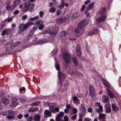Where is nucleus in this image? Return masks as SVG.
Segmentation results:
<instances>
[{
    "instance_id": "obj_18",
    "label": "nucleus",
    "mask_w": 121,
    "mask_h": 121,
    "mask_svg": "<svg viewBox=\"0 0 121 121\" xmlns=\"http://www.w3.org/2000/svg\"><path fill=\"white\" fill-rule=\"evenodd\" d=\"M94 2H91L87 7L86 9L87 10H89L93 9L94 7Z\"/></svg>"
},
{
    "instance_id": "obj_54",
    "label": "nucleus",
    "mask_w": 121,
    "mask_h": 121,
    "mask_svg": "<svg viewBox=\"0 0 121 121\" xmlns=\"http://www.w3.org/2000/svg\"><path fill=\"white\" fill-rule=\"evenodd\" d=\"M80 31H74L75 32L76 34L77 35V36H80L81 34L80 32Z\"/></svg>"
},
{
    "instance_id": "obj_10",
    "label": "nucleus",
    "mask_w": 121,
    "mask_h": 121,
    "mask_svg": "<svg viewBox=\"0 0 121 121\" xmlns=\"http://www.w3.org/2000/svg\"><path fill=\"white\" fill-rule=\"evenodd\" d=\"M81 49L80 45L79 44H78L76 46L75 50L77 55L78 56H80L81 55Z\"/></svg>"
},
{
    "instance_id": "obj_26",
    "label": "nucleus",
    "mask_w": 121,
    "mask_h": 121,
    "mask_svg": "<svg viewBox=\"0 0 121 121\" xmlns=\"http://www.w3.org/2000/svg\"><path fill=\"white\" fill-rule=\"evenodd\" d=\"M12 31H3L1 35L3 36L5 35H8L11 33Z\"/></svg>"
},
{
    "instance_id": "obj_53",
    "label": "nucleus",
    "mask_w": 121,
    "mask_h": 121,
    "mask_svg": "<svg viewBox=\"0 0 121 121\" xmlns=\"http://www.w3.org/2000/svg\"><path fill=\"white\" fill-rule=\"evenodd\" d=\"M62 12V11L60 10H58L57 12V15L59 16L60 15Z\"/></svg>"
},
{
    "instance_id": "obj_29",
    "label": "nucleus",
    "mask_w": 121,
    "mask_h": 121,
    "mask_svg": "<svg viewBox=\"0 0 121 121\" xmlns=\"http://www.w3.org/2000/svg\"><path fill=\"white\" fill-rule=\"evenodd\" d=\"M39 18V17L38 16H36L33 17H30L29 19V21H35L37 20Z\"/></svg>"
},
{
    "instance_id": "obj_16",
    "label": "nucleus",
    "mask_w": 121,
    "mask_h": 121,
    "mask_svg": "<svg viewBox=\"0 0 121 121\" xmlns=\"http://www.w3.org/2000/svg\"><path fill=\"white\" fill-rule=\"evenodd\" d=\"M42 33L43 34L47 33L54 35L57 32L56 31H44L42 32Z\"/></svg>"
},
{
    "instance_id": "obj_35",
    "label": "nucleus",
    "mask_w": 121,
    "mask_h": 121,
    "mask_svg": "<svg viewBox=\"0 0 121 121\" xmlns=\"http://www.w3.org/2000/svg\"><path fill=\"white\" fill-rule=\"evenodd\" d=\"M64 6L65 2L63 1H62L61 4L59 6V8L60 9H62L64 8Z\"/></svg>"
},
{
    "instance_id": "obj_5",
    "label": "nucleus",
    "mask_w": 121,
    "mask_h": 121,
    "mask_svg": "<svg viewBox=\"0 0 121 121\" xmlns=\"http://www.w3.org/2000/svg\"><path fill=\"white\" fill-rule=\"evenodd\" d=\"M63 56L64 61L66 63H70L71 61V55L70 54L67 52H64Z\"/></svg>"
},
{
    "instance_id": "obj_25",
    "label": "nucleus",
    "mask_w": 121,
    "mask_h": 121,
    "mask_svg": "<svg viewBox=\"0 0 121 121\" xmlns=\"http://www.w3.org/2000/svg\"><path fill=\"white\" fill-rule=\"evenodd\" d=\"M41 104V102L40 101H36L35 102L32 103L30 104L31 106H38Z\"/></svg>"
},
{
    "instance_id": "obj_20",
    "label": "nucleus",
    "mask_w": 121,
    "mask_h": 121,
    "mask_svg": "<svg viewBox=\"0 0 121 121\" xmlns=\"http://www.w3.org/2000/svg\"><path fill=\"white\" fill-rule=\"evenodd\" d=\"M99 32V31H89L88 33L89 36H91L96 34Z\"/></svg>"
},
{
    "instance_id": "obj_38",
    "label": "nucleus",
    "mask_w": 121,
    "mask_h": 121,
    "mask_svg": "<svg viewBox=\"0 0 121 121\" xmlns=\"http://www.w3.org/2000/svg\"><path fill=\"white\" fill-rule=\"evenodd\" d=\"M108 95L111 98H114L115 94L112 92L108 93Z\"/></svg>"
},
{
    "instance_id": "obj_15",
    "label": "nucleus",
    "mask_w": 121,
    "mask_h": 121,
    "mask_svg": "<svg viewBox=\"0 0 121 121\" xmlns=\"http://www.w3.org/2000/svg\"><path fill=\"white\" fill-rule=\"evenodd\" d=\"M47 42V40L46 39H41L39 40L36 42L35 43V44L38 45L42 44H43L46 43Z\"/></svg>"
},
{
    "instance_id": "obj_9",
    "label": "nucleus",
    "mask_w": 121,
    "mask_h": 121,
    "mask_svg": "<svg viewBox=\"0 0 121 121\" xmlns=\"http://www.w3.org/2000/svg\"><path fill=\"white\" fill-rule=\"evenodd\" d=\"M69 73L72 76H73L76 75L77 76H78L80 73V72L77 71V70L74 69V70L71 68H69Z\"/></svg>"
},
{
    "instance_id": "obj_55",
    "label": "nucleus",
    "mask_w": 121,
    "mask_h": 121,
    "mask_svg": "<svg viewBox=\"0 0 121 121\" xmlns=\"http://www.w3.org/2000/svg\"><path fill=\"white\" fill-rule=\"evenodd\" d=\"M86 6H85V5H82V7L80 9V10H81V11L82 12L83 11H84V10L86 8Z\"/></svg>"
},
{
    "instance_id": "obj_6",
    "label": "nucleus",
    "mask_w": 121,
    "mask_h": 121,
    "mask_svg": "<svg viewBox=\"0 0 121 121\" xmlns=\"http://www.w3.org/2000/svg\"><path fill=\"white\" fill-rule=\"evenodd\" d=\"M79 110H80L82 113H80L79 114V117L82 118L85 115L86 111V108L83 104H82L79 106Z\"/></svg>"
},
{
    "instance_id": "obj_49",
    "label": "nucleus",
    "mask_w": 121,
    "mask_h": 121,
    "mask_svg": "<svg viewBox=\"0 0 121 121\" xmlns=\"http://www.w3.org/2000/svg\"><path fill=\"white\" fill-rule=\"evenodd\" d=\"M44 27V26L43 25L41 24L39 25V29L40 30H41L43 29Z\"/></svg>"
},
{
    "instance_id": "obj_32",
    "label": "nucleus",
    "mask_w": 121,
    "mask_h": 121,
    "mask_svg": "<svg viewBox=\"0 0 121 121\" xmlns=\"http://www.w3.org/2000/svg\"><path fill=\"white\" fill-rule=\"evenodd\" d=\"M112 107L113 110L115 111H117L119 110V108L114 104H112Z\"/></svg>"
},
{
    "instance_id": "obj_62",
    "label": "nucleus",
    "mask_w": 121,
    "mask_h": 121,
    "mask_svg": "<svg viewBox=\"0 0 121 121\" xmlns=\"http://www.w3.org/2000/svg\"><path fill=\"white\" fill-rule=\"evenodd\" d=\"M19 12V10H17L15 11L13 13V14L14 15H17Z\"/></svg>"
},
{
    "instance_id": "obj_33",
    "label": "nucleus",
    "mask_w": 121,
    "mask_h": 121,
    "mask_svg": "<svg viewBox=\"0 0 121 121\" xmlns=\"http://www.w3.org/2000/svg\"><path fill=\"white\" fill-rule=\"evenodd\" d=\"M15 117V114H13L11 115H9L7 117V118L8 119H12L14 118Z\"/></svg>"
},
{
    "instance_id": "obj_1",
    "label": "nucleus",
    "mask_w": 121,
    "mask_h": 121,
    "mask_svg": "<svg viewBox=\"0 0 121 121\" xmlns=\"http://www.w3.org/2000/svg\"><path fill=\"white\" fill-rule=\"evenodd\" d=\"M106 8L103 7L99 10L98 13L99 17L96 20V22L97 23L102 22L105 20L106 17L104 14H106Z\"/></svg>"
},
{
    "instance_id": "obj_47",
    "label": "nucleus",
    "mask_w": 121,
    "mask_h": 121,
    "mask_svg": "<svg viewBox=\"0 0 121 121\" xmlns=\"http://www.w3.org/2000/svg\"><path fill=\"white\" fill-rule=\"evenodd\" d=\"M73 114H75L78 113V110L77 108H74L73 109Z\"/></svg>"
},
{
    "instance_id": "obj_45",
    "label": "nucleus",
    "mask_w": 121,
    "mask_h": 121,
    "mask_svg": "<svg viewBox=\"0 0 121 121\" xmlns=\"http://www.w3.org/2000/svg\"><path fill=\"white\" fill-rule=\"evenodd\" d=\"M54 108V106L52 105L49 106V110L52 112Z\"/></svg>"
},
{
    "instance_id": "obj_41",
    "label": "nucleus",
    "mask_w": 121,
    "mask_h": 121,
    "mask_svg": "<svg viewBox=\"0 0 121 121\" xmlns=\"http://www.w3.org/2000/svg\"><path fill=\"white\" fill-rule=\"evenodd\" d=\"M55 67L56 69L58 71H59L60 70V65L58 63H57L55 65Z\"/></svg>"
},
{
    "instance_id": "obj_36",
    "label": "nucleus",
    "mask_w": 121,
    "mask_h": 121,
    "mask_svg": "<svg viewBox=\"0 0 121 121\" xmlns=\"http://www.w3.org/2000/svg\"><path fill=\"white\" fill-rule=\"evenodd\" d=\"M109 101L108 97L107 96H105L103 101L104 103H107Z\"/></svg>"
},
{
    "instance_id": "obj_61",
    "label": "nucleus",
    "mask_w": 121,
    "mask_h": 121,
    "mask_svg": "<svg viewBox=\"0 0 121 121\" xmlns=\"http://www.w3.org/2000/svg\"><path fill=\"white\" fill-rule=\"evenodd\" d=\"M35 119L37 121H39L40 119V116H36L35 118Z\"/></svg>"
},
{
    "instance_id": "obj_52",
    "label": "nucleus",
    "mask_w": 121,
    "mask_h": 121,
    "mask_svg": "<svg viewBox=\"0 0 121 121\" xmlns=\"http://www.w3.org/2000/svg\"><path fill=\"white\" fill-rule=\"evenodd\" d=\"M17 101L16 99V97H13L12 98V102L13 103H15Z\"/></svg>"
},
{
    "instance_id": "obj_43",
    "label": "nucleus",
    "mask_w": 121,
    "mask_h": 121,
    "mask_svg": "<svg viewBox=\"0 0 121 121\" xmlns=\"http://www.w3.org/2000/svg\"><path fill=\"white\" fill-rule=\"evenodd\" d=\"M64 112H60L59 114L58 115V116L60 118L63 117L64 116Z\"/></svg>"
},
{
    "instance_id": "obj_42",
    "label": "nucleus",
    "mask_w": 121,
    "mask_h": 121,
    "mask_svg": "<svg viewBox=\"0 0 121 121\" xmlns=\"http://www.w3.org/2000/svg\"><path fill=\"white\" fill-rule=\"evenodd\" d=\"M20 50H18L14 52H10V54L13 55L16 54L18 52H20Z\"/></svg>"
},
{
    "instance_id": "obj_17",
    "label": "nucleus",
    "mask_w": 121,
    "mask_h": 121,
    "mask_svg": "<svg viewBox=\"0 0 121 121\" xmlns=\"http://www.w3.org/2000/svg\"><path fill=\"white\" fill-rule=\"evenodd\" d=\"M85 26L81 23H80V22L77 26V29L75 30H81L84 28Z\"/></svg>"
},
{
    "instance_id": "obj_48",
    "label": "nucleus",
    "mask_w": 121,
    "mask_h": 121,
    "mask_svg": "<svg viewBox=\"0 0 121 121\" xmlns=\"http://www.w3.org/2000/svg\"><path fill=\"white\" fill-rule=\"evenodd\" d=\"M13 18L12 17H10L8 18H7L5 20L6 21H8L9 22H10L12 21Z\"/></svg>"
},
{
    "instance_id": "obj_14",
    "label": "nucleus",
    "mask_w": 121,
    "mask_h": 121,
    "mask_svg": "<svg viewBox=\"0 0 121 121\" xmlns=\"http://www.w3.org/2000/svg\"><path fill=\"white\" fill-rule=\"evenodd\" d=\"M44 114L45 117H50L51 116L52 114L50 111L48 110H46L44 111Z\"/></svg>"
},
{
    "instance_id": "obj_40",
    "label": "nucleus",
    "mask_w": 121,
    "mask_h": 121,
    "mask_svg": "<svg viewBox=\"0 0 121 121\" xmlns=\"http://www.w3.org/2000/svg\"><path fill=\"white\" fill-rule=\"evenodd\" d=\"M49 11L50 12L53 13L56 11V9L55 7H53L50 9Z\"/></svg>"
},
{
    "instance_id": "obj_56",
    "label": "nucleus",
    "mask_w": 121,
    "mask_h": 121,
    "mask_svg": "<svg viewBox=\"0 0 121 121\" xmlns=\"http://www.w3.org/2000/svg\"><path fill=\"white\" fill-rule=\"evenodd\" d=\"M88 112L90 113H91L93 111V109L91 108H89L87 109Z\"/></svg>"
},
{
    "instance_id": "obj_24",
    "label": "nucleus",
    "mask_w": 121,
    "mask_h": 121,
    "mask_svg": "<svg viewBox=\"0 0 121 121\" xmlns=\"http://www.w3.org/2000/svg\"><path fill=\"white\" fill-rule=\"evenodd\" d=\"M30 31L28 35L27 39H26L27 41H28L30 38L32 36L33 33H34V31Z\"/></svg>"
},
{
    "instance_id": "obj_4",
    "label": "nucleus",
    "mask_w": 121,
    "mask_h": 121,
    "mask_svg": "<svg viewBox=\"0 0 121 121\" xmlns=\"http://www.w3.org/2000/svg\"><path fill=\"white\" fill-rule=\"evenodd\" d=\"M33 23V22H28L24 25L23 23L20 24L18 27L19 28V30H25L29 28Z\"/></svg>"
},
{
    "instance_id": "obj_30",
    "label": "nucleus",
    "mask_w": 121,
    "mask_h": 121,
    "mask_svg": "<svg viewBox=\"0 0 121 121\" xmlns=\"http://www.w3.org/2000/svg\"><path fill=\"white\" fill-rule=\"evenodd\" d=\"M60 109L59 107H57L55 108L52 112L53 113H56L59 111Z\"/></svg>"
},
{
    "instance_id": "obj_12",
    "label": "nucleus",
    "mask_w": 121,
    "mask_h": 121,
    "mask_svg": "<svg viewBox=\"0 0 121 121\" xmlns=\"http://www.w3.org/2000/svg\"><path fill=\"white\" fill-rule=\"evenodd\" d=\"M67 19L65 17H62L61 18H58L56 19V22L58 24H61L65 22Z\"/></svg>"
},
{
    "instance_id": "obj_57",
    "label": "nucleus",
    "mask_w": 121,
    "mask_h": 121,
    "mask_svg": "<svg viewBox=\"0 0 121 121\" xmlns=\"http://www.w3.org/2000/svg\"><path fill=\"white\" fill-rule=\"evenodd\" d=\"M73 100L75 101H77L78 100V99L76 96H74L73 98Z\"/></svg>"
},
{
    "instance_id": "obj_22",
    "label": "nucleus",
    "mask_w": 121,
    "mask_h": 121,
    "mask_svg": "<svg viewBox=\"0 0 121 121\" xmlns=\"http://www.w3.org/2000/svg\"><path fill=\"white\" fill-rule=\"evenodd\" d=\"M2 103L3 104L7 105L9 104V100L8 99L3 98L2 99Z\"/></svg>"
},
{
    "instance_id": "obj_50",
    "label": "nucleus",
    "mask_w": 121,
    "mask_h": 121,
    "mask_svg": "<svg viewBox=\"0 0 121 121\" xmlns=\"http://www.w3.org/2000/svg\"><path fill=\"white\" fill-rule=\"evenodd\" d=\"M26 88L24 87H22V88L19 89V91L20 93H22V91H25Z\"/></svg>"
},
{
    "instance_id": "obj_27",
    "label": "nucleus",
    "mask_w": 121,
    "mask_h": 121,
    "mask_svg": "<svg viewBox=\"0 0 121 121\" xmlns=\"http://www.w3.org/2000/svg\"><path fill=\"white\" fill-rule=\"evenodd\" d=\"M88 21L87 20H83L80 22V23L82 24L84 26L88 24Z\"/></svg>"
},
{
    "instance_id": "obj_19",
    "label": "nucleus",
    "mask_w": 121,
    "mask_h": 121,
    "mask_svg": "<svg viewBox=\"0 0 121 121\" xmlns=\"http://www.w3.org/2000/svg\"><path fill=\"white\" fill-rule=\"evenodd\" d=\"M95 111L98 113L102 112L103 111V106H100L99 107V108H96Z\"/></svg>"
},
{
    "instance_id": "obj_31",
    "label": "nucleus",
    "mask_w": 121,
    "mask_h": 121,
    "mask_svg": "<svg viewBox=\"0 0 121 121\" xmlns=\"http://www.w3.org/2000/svg\"><path fill=\"white\" fill-rule=\"evenodd\" d=\"M106 108L105 112L107 113H110L111 112V109L110 106H108L106 107V106H105Z\"/></svg>"
},
{
    "instance_id": "obj_39",
    "label": "nucleus",
    "mask_w": 121,
    "mask_h": 121,
    "mask_svg": "<svg viewBox=\"0 0 121 121\" xmlns=\"http://www.w3.org/2000/svg\"><path fill=\"white\" fill-rule=\"evenodd\" d=\"M60 36L63 37L65 36L66 34V32L65 31H62L60 32Z\"/></svg>"
},
{
    "instance_id": "obj_60",
    "label": "nucleus",
    "mask_w": 121,
    "mask_h": 121,
    "mask_svg": "<svg viewBox=\"0 0 121 121\" xmlns=\"http://www.w3.org/2000/svg\"><path fill=\"white\" fill-rule=\"evenodd\" d=\"M43 12L42 11H40L39 12V14L41 17H42L43 16Z\"/></svg>"
},
{
    "instance_id": "obj_7",
    "label": "nucleus",
    "mask_w": 121,
    "mask_h": 121,
    "mask_svg": "<svg viewBox=\"0 0 121 121\" xmlns=\"http://www.w3.org/2000/svg\"><path fill=\"white\" fill-rule=\"evenodd\" d=\"M89 93L91 97L93 98L95 96V90L93 86H90L89 87Z\"/></svg>"
},
{
    "instance_id": "obj_44",
    "label": "nucleus",
    "mask_w": 121,
    "mask_h": 121,
    "mask_svg": "<svg viewBox=\"0 0 121 121\" xmlns=\"http://www.w3.org/2000/svg\"><path fill=\"white\" fill-rule=\"evenodd\" d=\"M16 99L17 101L18 102H21L22 101V100L21 98L19 97H16Z\"/></svg>"
},
{
    "instance_id": "obj_58",
    "label": "nucleus",
    "mask_w": 121,
    "mask_h": 121,
    "mask_svg": "<svg viewBox=\"0 0 121 121\" xmlns=\"http://www.w3.org/2000/svg\"><path fill=\"white\" fill-rule=\"evenodd\" d=\"M64 119L65 121H68L69 118L67 116H64Z\"/></svg>"
},
{
    "instance_id": "obj_64",
    "label": "nucleus",
    "mask_w": 121,
    "mask_h": 121,
    "mask_svg": "<svg viewBox=\"0 0 121 121\" xmlns=\"http://www.w3.org/2000/svg\"><path fill=\"white\" fill-rule=\"evenodd\" d=\"M28 111L29 112H34V110H33L32 107L29 109Z\"/></svg>"
},
{
    "instance_id": "obj_37",
    "label": "nucleus",
    "mask_w": 121,
    "mask_h": 121,
    "mask_svg": "<svg viewBox=\"0 0 121 121\" xmlns=\"http://www.w3.org/2000/svg\"><path fill=\"white\" fill-rule=\"evenodd\" d=\"M76 18V16H75V14H72L71 16L69 17V18L70 19V20L72 21L74 20Z\"/></svg>"
},
{
    "instance_id": "obj_21",
    "label": "nucleus",
    "mask_w": 121,
    "mask_h": 121,
    "mask_svg": "<svg viewBox=\"0 0 121 121\" xmlns=\"http://www.w3.org/2000/svg\"><path fill=\"white\" fill-rule=\"evenodd\" d=\"M106 118L105 115L103 113L100 114L98 116V119L100 120L105 119Z\"/></svg>"
},
{
    "instance_id": "obj_23",
    "label": "nucleus",
    "mask_w": 121,
    "mask_h": 121,
    "mask_svg": "<svg viewBox=\"0 0 121 121\" xmlns=\"http://www.w3.org/2000/svg\"><path fill=\"white\" fill-rule=\"evenodd\" d=\"M16 7L14 6L12 7V5L10 6V5H9L6 7V9L7 11H11L14 10Z\"/></svg>"
},
{
    "instance_id": "obj_8",
    "label": "nucleus",
    "mask_w": 121,
    "mask_h": 121,
    "mask_svg": "<svg viewBox=\"0 0 121 121\" xmlns=\"http://www.w3.org/2000/svg\"><path fill=\"white\" fill-rule=\"evenodd\" d=\"M58 76L61 85L62 84V82L64 81L65 79V76L64 73L61 72H59Z\"/></svg>"
},
{
    "instance_id": "obj_28",
    "label": "nucleus",
    "mask_w": 121,
    "mask_h": 121,
    "mask_svg": "<svg viewBox=\"0 0 121 121\" xmlns=\"http://www.w3.org/2000/svg\"><path fill=\"white\" fill-rule=\"evenodd\" d=\"M20 1L21 0H16L13 3L12 5L15 7H16L19 4Z\"/></svg>"
},
{
    "instance_id": "obj_46",
    "label": "nucleus",
    "mask_w": 121,
    "mask_h": 121,
    "mask_svg": "<svg viewBox=\"0 0 121 121\" xmlns=\"http://www.w3.org/2000/svg\"><path fill=\"white\" fill-rule=\"evenodd\" d=\"M58 50L57 49H54L51 52V53L53 55H55L58 52Z\"/></svg>"
},
{
    "instance_id": "obj_51",
    "label": "nucleus",
    "mask_w": 121,
    "mask_h": 121,
    "mask_svg": "<svg viewBox=\"0 0 121 121\" xmlns=\"http://www.w3.org/2000/svg\"><path fill=\"white\" fill-rule=\"evenodd\" d=\"M77 117V115L76 114H75L73 116H72L71 117V119L72 120H75Z\"/></svg>"
},
{
    "instance_id": "obj_34",
    "label": "nucleus",
    "mask_w": 121,
    "mask_h": 121,
    "mask_svg": "<svg viewBox=\"0 0 121 121\" xmlns=\"http://www.w3.org/2000/svg\"><path fill=\"white\" fill-rule=\"evenodd\" d=\"M42 24V20L41 19L35 22V24L37 26Z\"/></svg>"
},
{
    "instance_id": "obj_2",
    "label": "nucleus",
    "mask_w": 121,
    "mask_h": 121,
    "mask_svg": "<svg viewBox=\"0 0 121 121\" xmlns=\"http://www.w3.org/2000/svg\"><path fill=\"white\" fill-rule=\"evenodd\" d=\"M34 0H30V1H28L25 2L24 7L23 8V12L30 11L33 9L35 7V5L33 4H30V1L33 2Z\"/></svg>"
},
{
    "instance_id": "obj_3",
    "label": "nucleus",
    "mask_w": 121,
    "mask_h": 121,
    "mask_svg": "<svg viewBox=\"0 0 121 121\" xmlns=\"http://www.w3.org/2000/svg\"><path fill=\"white\" fill-rule=\"evenodd\" d=\"M22 43V42H20L18 41H16L14 43L10 44H7L5 49H6V52L11 51L13 49L14 47L20 45Z\"/></svg>"
},
{
    "instance_id": "obj_13",
    "label": "nucleus",
    "mask_w": 121,
    "mask_h": 121,
    "mask_svg": "<svg viewBox=\"0 0 121 121\" xmlns=\"http://www.w3.org/2000/svg\"><path fill=\"white\" fill-rule=\"evenodd\" d=\"M101 81L104 85L107 88H110V86L109 84L108 83V81L104 78H102L101 79Z\"/></svg>"
},
{
    "instance_id": "obj_59",
    "label": "nucleus",
    "mask_w": 121,
    "mask_h": 121,
    "mask_svg": "<svg viewBox=\"0 0 121 121\" xmlns=\"http://www.w3.org/2000/svg\"><path fill=\"white\" fill-rule=\"evenodd\" d=\"M85 13L87 17H89L90 14L88 11H85Z\"/></svg>"
},
{
    "instance_id": "obj_63",
    "label": "nucleus",
    "mask_w": 121,
    "mask_h": 121,
    "mask_svg": "<svg viewBox=\"0 0 121 121\" xmlns=\"http://www.w3.org/2000/svg\"><path fill=\"white\" fill-rule=\"evenodd\" d=\"M27 15H25L22 16V19L23 20H24L26 19L27 18Z\"/></svg>"
},
{
    "instance_id": "obj_11",
    "label": "nucleus",
    "mask_w": 121,
    "mask_h": 121,
    "mask_svg": "<svg viewBox=\"0 0 121 121\" xmlns=\"http://www.w3.org/2000/svg\"><path fill=\"white\" fill-rule=\"evenodd\" d=\"M71 58L74 65L75 67H77L78 65V60L77 58L73 55L72 56Z\"/></svg>"
}]
</instances>
